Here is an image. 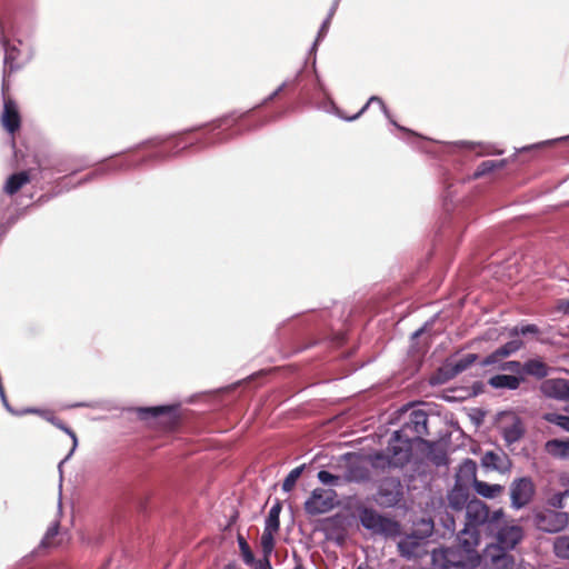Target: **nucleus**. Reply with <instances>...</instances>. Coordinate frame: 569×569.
<instances>
[{"mask_svg":"<svg viewBox=\"0 0 569 569\" xmlns=\"http://www.w3.org/2000/svg\"><path fill=\"white\" fill-rule=\"evenodd\" d=\"M249 114V111L241 113L236 117L234 114H228L219 118L211 122L209 129L197 139L186 141L183 132L173 134L168 138H154L146 140L141 143L136 144L128 151L140 149L144 146L153 148L152 152H160L163 154L161 158L151 159V161H164L167 159L178 157L181 151L192 148L193 146H200V148H208L214 144L223 143L230 139L241 134L243 131L254 130L262 127L269 120H260L254 124H247L244 118Z\"/></svg>","mask_w":569,"mask_h":569,"instance_id":"f257e3e1","label":"nucleus"},{"mask_svg":"<svg viewBox=\"0 0 569 569\" xmlns=\"http://www.w3.org/2000/svg\"><path fill=\"white\" fill-rule=\"evenodd\" d=\"M357 511L359 523L370 533L371 538L393 540L401 537L397 542V550L399 556L406 560L419 557V550L428 543L425 540L412 538L413 533L411 532L402 533L400 521L372 507L360 506Z\"/></svg>","mask_w":569,"mask_h":569,"instance_id":"f03ea898","label":"nucleus"},{"mask_svg":"<svg viewBox=\"0 0 569 569\" xmlns=\"http://www.w3.org/2000/svg\"><path fill=\"white\" fill-rule=\"evenodd\" d=\"M479 540L462 537L457 532L456 543L450 547H439L431 551V563L435 569H475L481 562L477 551Z\"/></svg>","mask_w":569,"mask_h":569,"instance_id":"7ed1b4c3","label":"nucleus"},{"mask_svg":"<svg viewBox=\"0 0 569 569\" xmlns=\"http://www.w3.org/2000/svg\"><path fill=\"white\" fill-rule=\"evenodd\" d=\"M7 33L17 36L18 30L16 22L9 11H4L3 16H0V43L4 52L3 58V80H2V92L6 90V77L8 73H12L20 69V66L16 63L17 54L19 50L16 46H11Z\"/></svg>","mask_w":569,"mask_h":569,"instance_id":"20e7f679","label":"nucleus"},{"mask_svg":"<svg viewBox=\"0 0 569 569\" xmlns=\"http://www.w3.org/2000/svg\"><path fill=\"white\" fill-rule=\"evenodd\" d=\"M463 510H466V522L458 533L462 535V537L475 538L480 541L479 528L483 527L486 530L488 521V505L473 497Z\"/></svg>","mask_w":569,"mask_h":569,"instance_id":"39448f33","label":"nucleus"},{"mask_svg":"<svg viewBox=\"0 0 569 569\" xmlns=\"http://www.w3.org/2000/svg\"><path fill=\"white\" fill-rule=\"evenodd\" d=\"M403 499V486L398 477H385L380 480L375 495L376 503L383 508H395Z\"/></svg>","mask_w":569,"mask_h":569,"instance_id":"423d86ee","label":"nucleus"},{"mask_svg":"<svg viewBox=\"0 0 569 569\" xmlns=\"http://www.w3.org/2000/svg\"><path fill=\"white\" fill-rule=\"evenodd\" d=\"M509 491L511 508L520 510L532 501L536 495V486L531 477L523 476L511 481Z\"/></svg>","mask_w":569,"mask_h":569,"instance_id":"0eeeda50","label":"nucleus"},{"mask_svg":"<svg viewBox=\"0 0 569 569\" xmlns=\"http://www.w3.org/2000/svg\"><path fill=\"white\" fill-rule=\"evenodd\" d=\"M126 152H119L111 157H109L104 162L102 163V167L106 168V174L108 173H114L120 171H128L138 169L149 162H151V159H157L163 157L160 152H150L146 156H142L140 158H136L133 156H126L120 160H116L114 158L118 156H123Z\"/></svg>","mask_w":569,"mask_h":569,"instance_id":"6e6552de","label":"nucleus"},{"mask_svg":"<svg viewBox=\"0 0 569 569\" xmlns=\"http://www.w3.org/2000/svg\"><path fill=\"white\" fill-rule=\"evenodd\" d=\"M179 405H159L152 407H136L130 408V411L136 412L141 421H152L162 419L167 425H176L179 421L178 413Z\"/></svg>","mask_w":569,"mask_h":569,"instance_id":"1a4fd4ad","label":"nucleus"},{"mask_svg":"<svg viewBox=\"0 0 569 569\" xmlns=\"http://www.w3.org/2000/svg\"><path fill=\"white\" fill-rule=\"evenodd\" d=\"M533 523L538 530L547 533H557L568 523V515L563 511L545 510L533 515Z\"/></svg>","mask_w":569,"mask_h":569,"instance_id":"9d476101","label":"nucleus"},{"mask_svg":"<svg viewBox=\"0 0 569 569\" xmlns=\"http://www.w3.org/2000/svg\"><path fill=\"white\" fill-rule=\"evenodd\" d=\"M333 490L316 488L311 491L310 497L305 502V510L310 516L326 513L335 507Z\"/></svg>","mask_w":569,"mask_h":569,"instance_id":"9b49d317","label":"nucleus"},{"mask_svg":"<svg viewBox=\"0 0 569 569\" xmlns=\"http://www.w3.org/2000/svg\"><path fill=\"white\" fill-rule=\"evenodd\" d=\"M341 459L347 461L346 470L342 476L346 483H363L370 479V472L366 465L359 461V456L355 452H346Z\"/></svg>","mask_w":569,"mask_h":569,"instance_id":"f8f14e48","label":"nucleus"},{"mask_svg":"<svg viewBox=\"0 0 569 569\" xmlns=\"http://www.w3.org/2000/svg\"><path fill=\"white\" fill-rule=\"evenodd\" d=\"M496 539L495 545L511 551L523 539V530L519 525H506L487 533Z\"/></svg>","mask_w":569,"mask_h":569,"instance_id":"ddd939ff","label":"nucleus"},{"mask_svg":"<svg viewBox=\"0 0 569 569\" xmlns=\"http://www.w3.org/2000/svg\"><path fill=\"white\" fill-rule=\"evenodd\" d=\"M32 413L33 415H39L44 420H47L48 422H50L51 425H53L54 427H57L58 429H60L61 431L67 433L72 439V448H71V450L69 451V453L58 465V470H59V475H60V481H62V466H63L64 462H67L72 457L73 452L76 451V449L78 447L77 435H76V432L70 427H68L61 419L56 417L49 410H42V409L36 408V412H32Z\"/></svg>","mask_w":569,"mask_h":569,"instance_id":"4468645a","label":"nucleus"},{"mask_svg":"<svg viewBox=\"0 0 569 569\" xmlns=\"http://www.w3.org/2000/svg\"><path fill=\"white\" fill-rule=\"evenodd\" d=\"M540 390L547 398L569 401V378L545 379Z\"/></svg>","mask_w":569,"mask_h":569,"instance_id":"2eb2a0df","label":"nucleus"},{"mask_svg":"<svg viewBox=\"0 0 569 569\" xmlns=\"http://www.w3.org/2000/svg\"><path fill=\"white\" fill-rule=\"evenodd\" d=\"M540 390L547 398L569 401V378L545 379Z\"/></svg>","mask_w":569,"mask_h":569,"instance_id":"dca6fc26","label":"nucleus"},{"mask_svg":"<svg viewBox=\"0 0 569 569\" xmlns=\"http://www.w3.org/2000/svg\"><path fill=\"white\" fill-rule=\"evenodd\" d=\"M480 465L487 470L498 471L505 475L510 471L512 462L507 453L502 452L499 455L490 450L482 455Z\"/></svg>","mask_w":569,"mask_h":569,"instance_id":"f3484780","label":"nucleus"},{"mask_svg":"<svg viewBox=\"0 0 569 569\" xmlns=\"http://www.w3.org/2000/svg\"><path fill=\"white\" fill-rule=\"evenodd\" d=\"M1 124L11 134L21 127V117L17 103L12 99L3 100Z\"/></svg>","mask_w":569,"mask_h":569,"instance_id":"a211bd4d","label":"nucleus"},{"mask_svg":"<svg viewBox=\"0 0 569 569\" xmlns=\"http://www.w3.org/2000/svg\"><path fill=\"white\" fill-rule=\"evenodd\" d=\"M470 487L466 483H460L459 480H455L452 489L448 492V506L456 510L462 511L468 503L471 501Z\"/></svg>","mask_w":569,"mask_h":569,"instance_id":"6ab92c4d","label":"nucleus"},{"mask_svg":"<svg viewBox=\"0 0 569 569\" xmlns=\"http://www.w3.org/2000/svg\"><path fill=\"white\" fill-rule=\"evenodd\" d=\"M405 425L409 427V430L420 445L427 441L423 439V436L428 435V416L423 410L411 411Z\"/></svg>","mask_w":569,"mask_h":569,"instance_id":"aec40b11","label":"nucleus"},{"mask_svg":"<svg viewBox=\"0 0 569 569\" xmlns=\"http://www.w3.org/2000/svg\"><path fill=\"white\" fill-rule=\"evenodd\" d=\"M387 451L392 459L391 465L393 469H402L410 462L412 457V448H410V446L393 442L391 439H389Z\"/></svg>","mask_w":569,"mask_h":569,"instance_id":"412c9836","label":"nucleus"},{"mask_svg":"<svg viewBox=\"0 0 569 569\" xmlns=\"http://www.w3.org/2000/svg\"><path fill=\"white\" fill-rule=\"evenodd\" d=\"M322 531L328 540H335L337 545L341 546L345 541L342 520L339 515L325 518L322 520Z\"/></svg>","mask_w":569,"mask_h":569,"instance_id":"4be33fe9","label":"nucleus"},{"mask_svg":"<svg viewBox=\"0 0 569 569\" xmlns=\"http://www.w3.org/2000/svg\"><path fill=\"white\" fill-rule=\"evenodd\" d=\"M455 480H459L460 483H466L468 487L473 488L476 482L479 481L477 478V462L466 458L459 466Z\"/></svg>","mask_w":569,"mask_h":569,"instance_id":"5701e85b","label":"nucleus"},{"mask_svg":"<svg viewBox=\"0 0 569 569\" xmlns=\"http://www.w3.org/2000/svg\"><path fill=\"white\" fill-rule=\"evenodd\" d=\"M525 381V376H513V375H495L492 376L488 383L490 387L495 389H508L516 390L519 388L521 382Z\"/></svg>","mask_w":569,"mask_h":569,"instance_id":"b1692460","label":"nucleus"},{"mask_svg":"<svg viewBox=\"0 0 569 569\" xmlns=\"http://www.w3.org/2000/svg\"><path fill=\"white\" fill-rule=\"evenodd\" d=\"M427 448V458L428 460L437 468L447 467L449 463V458L441 447L436 441H423L422 443Z\"/></svg>","mask_w":569,"mask_h":569,"instance_id":"393cba45","label":"nucleus"},{"mask_svg":"<svg viewBox=\"0 0 569 569\" xmlns=\"http://www.w3.org/2000/svg\"><path fill=\"white\" fill-rule=\"evenodd\" d=\"M313 72H315V76H316L315 96H313V98L316 99V98L322 97L323 100H325L323 103L318 106V108L319 109H323L326 111H329V108H330V109H333L336 111L337 106L335 104L333 100L331 99L329 90L327 89L325 82L321 80L320 76L317 73V70H316V58L313 59Z\"/></svg>","mask_w":569,"mask_h":569,"instance_id":"a878e982","label":"nucleus"},{"mask_svg":"<svg viewBox=\"0 0 569 569\" xmlns=\"http://www.w3.org/2000/svg\"><path fill=\"white\" fill-rule=\"evenodd\" d=\"M435 522L430 517H421L412 522L411 533L412 538L421 539L428 542V539L433 535Z\"/></svg>","mask_w":569,"mask_h":569,"instance_id":"bb28decb","label":"nucleus"},{"mask_svg":"<svg viewBox=\"0 0 569 569\" xmlns=\"http://www.w3.org/2000/svg\"><path fill=\"white\" fill-rule=\"evenodd\" d=\"M30 181V176L28 171H18L10 174L3 186V191L9 194H16L24 184Z\"/></svg>","mask_w":569,"mask_h":569,"instance_id":"cd10ccee","label":"nucleus"},{"mask_svg":"<svg viewBox=\"0 0 569 569\" xmlns=\"http://www.w3.org/2000/svg\"><path fill=\"white\" fill-rule=\"evenodd\" d=\"M526 430L523 423L519 417H515L510 426H506L501 430V436L507 445H512L519 441Z\"/></svg>","mask_w":569,"mask_h":569,"instance_id":"c85d7f7f","label":"nucleus"},{"mask_svg":"<svg viewBox=\"0 0 569 569\" xmlns=\"http://www.w3.org/2000/svg\"><path fill=\"white\" fill-rule=\"evenodd\" d=\"M549 371V366L538 358L523 362V375L535 377L536 379H545L548 377Z\"/></svg>","mask_w":569,"mask_h":569,"instance_id":"c756f323","label":"nucleus"},{"mask_svg":"<svg viewBox=\"0 0 569 569\" xmlns=\"http://www.w3.org/2000/svg\"><path fill=\"white\" fill-rule=\"evenodd\" d=\"M369 103H378L381 111L383 112V114L386 116V118L390 121V123L392 126H395L399 131L403 132L405 134L408 136L407 141L410 142V139H420V136H418L416 132H413L412 130L403 127V126H400L397 121H395L392 118H391V114H390V111L388 109V107L386 106V103L383 102V100L378 97V96H371L369 98Z\"/></svg>","mask_w":569,"mask_h":569,"instance_id":"7c9ffc66","label":"nucleus"},{"mask_svg":"<svg viewBox=\"0 0 569 569\" xmlns=\"http://www.w3.org/2000/svg\"><path fill=\"white\" fill-rule=\"evenodd\" d=\"M546 450L549 455L559 459L569 458V438L562 439H550L546 442Z\"/></svg>","mask_w":569,"mask_h":569,"instance_id":"2f4dec72","label":"nucleus"},{"mask_svg":"<svg viewBox=\"0 0 569 569\" xmlns=\"http://www.w3.org/2000/svg\"><path fill=\"white\" fill-rule=\"evenodd\" d=\"M505 487L498 483H488L479 480L476 482L473 490L477 495L486 499H493L503 491Z\"/></svg>","mask_w":569,"mask_h":569,"instance_id":"473e14b6","label":"nucleus"},{"mask_svg":"<svg viewBox=\"0 0 569 569\" xmlns=\"http://www.w3.org/2000/svg\"><path fill=\"white\" fill-rule=\"evenodd\" d=\"M282 509V503L279 499L274 501L272 507L270 508L268 516L264 520V528L270 530L278 531L280 528V512Z\"/></svg>","mask_w":569,"mask_h":569,"instance_id":"72a5a7b5","label":"nucleus"},{"mask_svg":"<svg viewBox=\"0 0 569 569\" xmlns=\"http://www.w3.org/2000/svg\"><path fill=\"white\" fill-rule=\"evenodd\" d=\"M390 439L393 440V442H400L402 445H408V446H410V448H412V446L415 443H419L417 438H415L412 432L409 430V427L406 426L405 423L401 426L400 429L395 430L392 432Z\"/></svg>","mask_w":569,"mask_h":569,"instance_id":"f704fd0d","label":"nucleus"},{"mask_svg":"<svg viewBox=\"0 0 569 569\" xmlns=\"http://www.w3.org/2000/svg\"><path fill=\"white\" fill-rule=\"evenodd\" d=\"M508 522L505 519V511L502 508L496 509L492 512L488 509V521L486 525V533L496 530L499 527L506 526Z\"/></svg>","mask_w":569,"mask_h":569,"instance_id":"c9c22d12","label":"nucleus"},{"mask_svg":"<svg viewBox=\"0 0 569 569\" xmlns=\"http://www.w3.org/2000/svg\"><path fill=\"white\" fill-rule=\"evenodd\" d=\"M505 166V160H485L478 164L476 170L472 173L473 179L481 178L497 168H502Z\"/></svg>","mask_w":569,"mask_h":569,"instance_id":"e433bc0d","label":"nucleus"},{"mask_svg":"<svg viewBox=\"0 0 569 569\" xmlns=\"http://www.w3.org/2000/svg\"><path fill=\"white\" fill-rule=\"evenodd\" d=\"M371 463L373 468L380 469H393L391 465L392 459L390 458V453L386 450L376 451L370 457Z\"/></svg>","mask_w":569,"mask_h":569,"instance_id":"4c0bfd02","label":"nucleus"},{"mask_svg":"<svg viewBox=\"0 0 569 569\" xmlns=\"http://www.w3.org/2000/svg\"><path fill=\"white\" fill-rule=\"evenodd\" d=\"M277 531L276 530H270V529H263V532L261 535V538H260V545H261V549H262V556L264 557H270L272 551H273V548H274V537L273 535L276 533Z\"/></svg>","mask_w":569,"mask_h":569,"instance_id":"58836bf2","label":"nucleus"},{"mask_svg":"<svg viewBox=\"0 0 569 569\" xmlns=\"http://www.w3.org/2000/svg\"><path fill=\"white\" fill-rule=\"evenodd\" d=\"M59 529H60V521L59 520H54L47 529L44 536L42 537L40 543H39V548L41 549H48V548H51L53 546L52 543V539L56 538L59 533Z\"/></svg>","mask_w":569,"mask_h":569,"instance_id":"ea45409f","label":"nucleus"},{"mask_svg":"<svg viewBox=\"0 0 569 569\" xmlns=\"http://www.w3.org/2000/svg\"><path fill=\"white\" fill-rule=\"evenodd\" d=\"M306 468V465H300L296 468H293L288 475L287 477L284 478L283 482H282V490L284 492H290L293 487L296 486V482L297 480L300 478V476L302 475L303 470Z\"/></svg>","mask_w":569,"mask_h":569,"instance_id":"a19ab883","label":"nucleus"},{"mask_svg":"<svg viewBox=\"0 0 569 569\" xmlns=\"http://www.w3.org/2000/svg\"><path fill=\"white\" fill-rule=\"evenodd\" d=\"M317 478L323 486L341 487L345 485L341 476L333 475L328 470H320Z\"/></svg>","mask_w":569,"mask_h":569,"instance_id":"79ce46f5","label":"nucleus"},{"mask_svg":"<svg viewBox=\"0 0 569 569\" xmlns=\"http://www.w3.org/2000/svg\"><path fill=\"white\" fill-rule=\"evenodd\" d=\"M540 333V328L535 323H527L521 326H515L509 329V336L511 338H516L518 336H538Z\"/></svg>","mask_w":569,"mask_h":569,"instance_id":"37998d69","label":"nucleus"},{"mask_svg":"<svg viewBox=\"0 0 569 569\" xmlns=\"http://www.w3.org/2000/svg\"><path fill=\"white\" fill-rule=\"evenodd\" d=\"M509 551H505L502 547L491 543L489 546L488 557L493 569L499 563V561L508 560Z\"/></svg>","mask_w":569,"mask_h":569,"instance_id":"c03bdc74","label":"nucleus"},{"mask_svg":"<svg viewBox=\"0 0 569 569\" xmlns=\"http://www.w3.org/2000/svg\"><path fill=\"white\" fill-rule=\"evenodd\" d=\"M238 546L242 556V560L246 565L252 566L256 562V557L251 551V548L243 536L238 535Z\"/></svg>","mask_w":569,"mask_h":569,"instance_id":"a18cd8bd","label":"nucleus"},{"mask_svg":"<svg viewBox=\"0 0 569 569\" xmlns=\"http://www.w3.org/2000/svg\"><path fill=\"white\" fill-rule=\"evenodd\" d=\"M545 420L569 432V416L562 413H547Z\"/></svg>","mask_w":569,"mask_h":569,"instance_id":"49530a36","label":"nucleus"},{"mask_svg":"<svg viewBox=\"0 0 569 569\" xmlns=\"http://www.w3.org/2000/svg\"><path fill=\"white\" fill-rule=\"evenodd\" d=\"M555 553L561 559H569V536L559 537L553 545Z\"/></svg>","mask_w":569,"mask_h":569,"instance_id":"de8ad7c7","label":"nucleus"},{"mask_svg":"<svg viewBox=\"0 0 569 569\" xmlns=\"http://www.w3.org/2000/svg\"><path fill=\"white\" fill-rule=\"evenodd\" d=\"M478 359L479 357L477 353H467L462 356L460 359L453 360V366L457 369L458 373H461L472 363H475Z\"/></svg>","mask_w":569,"mask_h":569,"instance_id":"09e8293b","label":"nucleus"},{"mask_svg":"<svg viewBox=\"0 0 569 569\" xmlns=\"http://www.w3.org/2000/svg\"><path fill=\"white\" fill-rule=\"evenodd\" d=\"M523 346V342L520 339H511L510 341L506 342L501 347H499V351L503 356V358H507L513 353H516L518 350H520Z\"/></svg>","mask_w":569,"mask_h":569,"instance_id":"8fccbe9b","label":"nucleus"},{"mask_svg":"<svg viewBox=\"0 0 569 569\" xmlns=\"http://www.w3.org/2000/svg\"><path fill=\"white\" fill-rule=\"evenodd\" d=\"M501 370L516 373L515 376H523V363L518 360L506 361L501 365Z\"/></svg>","mask_w":569,"mask_h":569,"instance_id":"3c124183","label":"nucleus"},{"mask_svg":"<svg viewBox=\"0 0 569 569\" xmlns=\"http://www.w3.org/2000/svg\"><path fill=\"white\" fill-rule=\"evenodd\" d=\"M450 381L449 377L445 373V371L439 367L436 372L429 378L430 386H442Z\"/></svg>","mask_w":569,"mask_h":569,"instance_id":"603ef678","label":"nucleus"},{"mask_svg":"<svg viewBox=\"0 0 569 569\" xmlns=\"http://www.w3.org/2000/svg\"><path fill=\"white\" fill-rule=\"evenodd\" d=\"M503 358V356L501 355V352L499 351V349L497 348L495 351H492L490 355H488L487 357H485L480 362H479V366L481 368H485V367H489V366H492V365H496L498 363L501 359Z\"/></svg>","mask_w":569,"mask_h":569,"instance_id":"864d4df0","label":"nucleus"},{"mask_svg":"<svg viewBox=\"0 0 569 569\" xmlns=\"http://www.w3.org/2000/svg\"><path fill=\"white\" fill-rule=\"evenodd\" d=\"M569 495L568 490L557 492L549 498L548 503L555 509H562L565 507L563 499Z\"/></svg>","mask_w":569,"mask_h":569,"instance_id":"5fc2aeb1","label":"nucleus"},{"mask_svg":"<svg viewBox=\"0 0 569 569\" xmlns=\"http://www.w3.org/2000/svg\"><path fill=\"white\" fill-rule=\"evenodd\" d=\"M568 140H569V134L568 136H563V137H559V138H556V139H549V140H546V141H542V142H538V143H535V144H531V146H526V147L521 148V150L522 151H529V150H532V149L541 148V147H545V146H551V144H555L557 142L568 141Z\"/></svg>","mask_w":569,"mask_h":569,"instance_id":"6e6d98bb","label":"nucleus"},{"mask_svg":"<svg viewBox=\"0 0 569 569\" xmlns=\"http://www.w3.org/2000/svg\"><path fill=\"white\" fill-rule=\"evenodd\" d=\"M302 69H300L296 74L295 77H292L291 79H287L284 80L276 90L274 92H277V96H279L287 87H291V86H296L299 83L300 81V77L302 74Z\"/></svg>","mask_w":569,"mask_h":569,"instance_id":"4d7b16f0","label":"nucleus"},{"mask_svg":"<svg viewBox=\"0 0 569 569\" xmlns=\"http://www.w3.org/2000/svg\"><path fill=\"white\" fill-rule=\"evenodd\" d=\"M371 103H369V100L365 103V106L353 116L347 117L345 116L339 108L336 109L335 113L342 120L351 122L357 120L362 113L367 111Z\"/></svg>","mask_w":569,"mask_h":569,"instance_id":"13d9d810","label":"nucleus"},{"mask_svg":"<svg viewBox=\"0 0 569 569\" xmlns=\"http://www.w3.org/2000/svg\"><path fill=\"white\" fill-rule=\"evenodd\" d=\"M440 368L445 371V373L447 375V377H449V379H453L456 376H458V371L457 369L455 368L453 366V359L452 357L451 358H448L443 361V363L440 366Z\"/></svg>","mask_w":569,"mask_h":569,"instance_id":"bf43d9fd","label":"nucleus"},{"mask_svg":"<svg viewBox=\"0 0 569 569\" xmlns=\"http://www.w3.org/2000/svg\"><path fill=\"white\" fill-rule=\"evenodd\" d=\"M441 523L446 528V530L449 531L450 533H455L457 531L456 520H455V517L452 515L447 512L441 518Z\"/></svg>","mask_w":569,"mask_h":569,"instance_id":"052dcab7","label":"nucleus"},{"mask_svg":"<svg viewBox=\"0 0 569 569\" xmlns=\"http://www.w3.org/2000/svg\"><path fill=\"white\" fill-rule=\"evenodd\" d=\"M106 174V168L102 167V164L100 167H98L97 169H94L92 172L88 173L84 178H82L80 181H79V184H82V183H86V182H89V181H92L94 180L96 178H99V177H102Z\"/></svg>","mask_w":569,"mask_h":569,"instance_id":"680f3d73","label":"nucleus"},{"mask_svg":"<svg viewBox=\"0 0 569 569\" xmlns=\"http://www.w3.org/2000/svg\"><path fill=\"white\" fill-rule=\"evenodd\" d=\"M252 566H254V569H272L270 557L264 556H262L261 559L256 560V562Z\"/></svg>","mask_w":569,"mask_h":569,"instance_id":"e2e57ef3","label":"nucleus"},{"mask_svg":"<svg viewBox=\"0 0 569 569\" xmlns=\"http://www.w3.org/2000/svg\"><path fill=\"white\" fill-rule=\"evenodd\" d=\"M483 391H485V383L482 381L477 380L471 385V391H470L469 396L477 397V396L481 395Z\"/></svg>","mask_w":569,"mask_h":569,"instance_id":"0e129e2a","label":"nucleus"},{"mask_svg":"<svg viewBox=\"0 0 569 569\" xmlns=\"http://www.w3.org/2000/svg\"><path fill=\"white\" fill-rule=\"evenodd\" d=\"M330 22H331V19H329V18H326L322 21V23L319 28L318 34H317L318 40H322L326 37L329 26H330Z\"/></svg>","mask_w":569,"mask_h":569,"instance_id":"69168bd1","label":"nucleus"},{"mask_svg":"<svg viewBox=\"0 0 569 569\" xmlns=\"http://www.w3.org/2000/svg\"><path fill=\"white\" fill-rule=\"evenodd\" d=\"M18 220V216H11L7 219L6 223L3 226H0V236H3L7 233L8 229L13 226Z\"/></svg>","mask_w":569,"mask_h":569,"instance_id":"338daca9","label":"nucleus"},{"mask_svg":"<svg viewBox=\"0 0 569 569\" xmlns=\"http://www.w3.org/2000/svg\"><path fill=\"white\" fill-rule=\"evenodd\" d=\"M558 308L565 315H569V299L559 300Z\"/></svg>","mask_w":569,"mask_h":569,"instance_id":"774afa93","label":"nucleus"}]
</instances>
